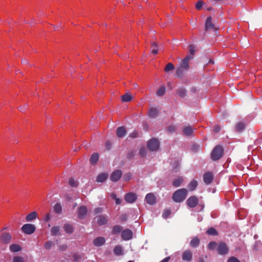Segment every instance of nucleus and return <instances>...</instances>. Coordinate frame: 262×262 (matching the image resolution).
Wrapping results in <instances>:
<instances>
[{
	"label": "nucleus",
	"mask_w": 262,
	"mask_h": 262,
	"mask_svg": "<svg viewBox=\"0 0 262 262\" xmlns=\"http://www.w3.org/2000/svg\"><path fill=\"white\" fill-rule=\"evenodd\" d=\"M114 252L117 255H121L123 254L120 246H116L114 249Z\"/></svg>",
	"instance_id": "nucleus-38"
},
{
	"label": "nucleus",
	"mask_w": 262,
	"mask_h": 262,
	"mask_svg": "<svg viewBox=\"0 0 262 262\" xmlns=\"http://www.w3.org/2000/svg\"><path fill=\"white\" fill-rule=\"evenodd\" d=\"M200 149V145L198 144L194 143L192 145L191 150L194 152H197Z\"/></svg>",
	"instance_id": "nucleus-48"
},
{
	"label": "nucleus",
	"mask_w": 262,
	"mask_h": 262,
	"mask_svg": "<svg viewBox=\"0 0 262 262\" xmlns=\"http://www.w3.org/2000/svg\"><path fill=\"white\" fill-rule=\"evenodd\" d=\"M206 233L207 234L209 235L216 236V235H219L218 232L213 227L209 228L207 230Z\"/></svg>",
	"instance_id": "nucleus-35"
},
{
	"label": "nucleus",
	"mask_w": 262,
	"mask_h": 262,
	"mask_svg": "<svg viewBox=\"0 0 262 262\" xmlns=\"http://www.w3.org/2000/svg\"><path fill=\"white\" fill-rule=\"evenodd\" d=\"M135 156V151L134 150H129L126 154V158L128 160H132Z\"/></svg>",
	"instance_id": "nucleus-43"
},
{
	"label": "nucleus",
	"mask_w": 262,
	"mask_h": 262,
	"mask_svg": "<svg viewBox=\"0 0 262 262\" xmlns=\"http://www.w3.org/2000/svg\"><path fill=\"white\" fill-rule=\"evenodd\" d=\"M69 184L72 187H77L78 185V183L73 178H70Z\"/></svg>",
	"instance_id": "nucleus-47"
},
{
	"label": "nucleus",
	"mask_w": 262,
	"mask_h": 262,
	"mask_svg": "<svg viewBox=\"0 0 262 262\" xmlns=\"http://www.w3.org/2000/svg\"><path fill=\"white\" fill-rule=\"evenodd\" d=\"M189 51L191 55H193L194 53V47L192 45H190L189 46Z\"/></svg>",
	"instance_id": "nucleus-64"
},
{
	"label": "nucleus",
	"mask_w": 262,
	"mask_h": 262,
	"mask_svg": "<svg viewBox=\"0 0 262 262\" xmlns=\"http://www.w3.org/2000/svg\"><path fill=\"white\" fill-rule=\"evenodd\" d=\"M165 93V87L164 86H161L157 91L156 93L158 96H162Z\"/></svg>",
	"instance_id": "nucleus-42"
},
{
	"label": "nucleus",
	"mask_w": 262,
	"mask_h": 262,
	"mask_svg": "<svg viewBox=\"0 0 262 262\" xmlns=\"http://www.w3.org/2000/svg\"><path fill=\"white\" fill-rule=\"evenodd\" d=\"M183 182V179L180 177H178V178L174 179L172 182V184L173 185V186L175 187H179L181 184L182 183V182Z\"/></svg>",
	"instance_id": "nucleus-32"
},
{
	"label": "nucleus",
	"mask_w": 262,
	"mask_h": 262,
	"mask_svg": "<svg viewBox=\"0 0 262 262\" xmlns=\"http://www.w3.org/2000/svg\"><path fill=\"white\" fill-rule=\"evenodd\" d=\"M26 221L30 222L33 221V212L29 213L26 217Z\"/></svg>",
	"instance_id": "nucleus-60"
},
{
	"label": "nucleus",
	"mask_w": 262,
	"mask_h": 262,
	"mask_svg": "<svg viewBox=\"0 0 262 262\" xmlns=\"http://www.w3.org/2000/svg\"><path fill=\"white\" fill-rule=\"evenodd\" d=\"M108 177L107 173L104 172L101 173L97 176L96 181L98 182H104L107 179Z\"/></svg>",
	"instance_id": "nucleus-24"
},
{
	"label": "nucleus",
	"mask_w": 262,
	"mask_h": 262,
	"mask_svg": "<svg viewBox=\"0 0 262 262\" xmlns=\"http://www.w3.org/2000/svg\"><path fill=\"white\" fill-rule=\"evenodd\" d=\"M137 199V195L133 192L126 193L124 195V200L128 203H133L136 201Z\"/></svg>",
	"instance_id": "nucleus-7"
},
{
	"label": "nucleus",
	"mask_w": 262,
	"mask_h": 262,
	"mask_svg": "<svg viewBox=\"0 0 262 262\" xmlns=\"http://www.w3.org/2000/svg\"><path fill=\"white\" fill-rule=\"evenodd\" d=\"M10 250L12 252H17L21 250V247L18 244H13L9 246Z\"/></svg>",
	"instance_id": "nucleus-28"
},
{
	"label": "nucleus",
	"mask_w": 262,
	"mask_h": 262,
	"mask_svg": "<svg viewBox=\"0 0 262 262\" xmlns=\"http://www.w3.org/2000/svg\"><path fill=\"white\" fill-rule=\"evenodd\" d=\"M180 164L178 161L174 160L173 163V169L175 171H177L178 169H179Z\"/></svg>",
	"instance_id": "nucleus-57"
},
{
	"label": "nucleus",
	"mask_w": 262,
	"mask_h": 262,
	"mask_svg": "<svg viewBox=\"0 0 262 262\" xmlns=\"http://www.w3.org/2000/svg\"><path fill=\"white\" fill-rule=\"evenodd\" d=\"M217 245L218 244L214 241L210 242L208 245V248L210 250H213L215 248L217 249Z\"/></svg>",
	"instance_id": "nucleus-41"
},
{
	"label": "nucleus",
	"mask_w": 262,
	"mask_h": 262,
	"mask_svg": "<svg viewBox=\"0 0 262 262\" xmlns=\"http://www.w3.org/2000/svg\"><path fill=\"white\" fill-rule=\"evenodd\" d=\"M177 95L181 97L184 98L186 96V90L184 88H180L176 90Z\"/></svg>",
	"instance_id": "nucleus-31"
},
{
	"label": "nucleus",
	"mask_w": 262,
	"mask_h": 262,
	"mask_svg": "<svg viewBox=\"0 0 262 262\" xmlns=\"http://www.w3.org/2000/svg\"><path fill=\"white\" fill-rule=\"evenodd\" d=\"M122 176V172L121 170H115L110 176V180L114 182L118 181Z\"/></svg>",
	"instance_id": "nucleus-8"
},
{
	"label": "nucleus",
	"mask_w": 262,
	"mask_h": 262,
	"mask_svg": "<svg viewBox=\"0 0 262 262\" xmlns=\"http://www.w3.org/2000/svg\"><path fill=\"white\" fill-rule=\"evenodd\" d=\"M133 99L132 96L130 93H125L121 96V100L123 102H129Z\"/></svg>",
	"instance_id": "nucleus-34"
},
{
	"label": "nucleus",
	"mask_w": 262,
	"mask_h": 262,
	"mask_svg": "<svg viewBox=\"0 0 262 262\" xmlns=\"http://www.w3.org/2000/svg\"><path fill=\"white\" fill-rule=\"evenodd\" d=\"M174 66L173 64L169 62V63H168L166 65L165 67L164 68V70L165 72H169L170 71L174 70Z\"/></svg>",
	"instance_id": "nucleus-39"
},
{
	"label": "nucleus",
	"mask_w": 262,
	"mask_h": 262,
	"mask_svg": "<svg viewBox=\"0 0 262 262\" xmlns=\"http://www.w3.org/2000/svg\"><path fill=\"white\" fill-rule=\"evenodd\" d=\"M198 185V182L195 180H193L188 184V188L189 191H192L196 189Z\"/></svg>",
	"instance_id": "nucleus-29"
},
{
	"label": "nucleus",
	"mask_w": 262,
	"mask_h": 262,
	"mask_svg": "<svg viewBox=\"0 0 262 262\" xmlns=\"http://www.w3.org/2000/svg\"><path fill=\"white\" fill-rule=\"evenodd\" d=\"M227 262H241V261L236 257L232 256L228 259Z\"/></svg>",
	"instance_id": "nucleus-59"
},
{
	"label": "nucleus",
	"mask_w": 262,
	"mask_h": 262,
	"mask_svg": "<svg viewBox=\"0 0 262 262\" xmlns=\"http://www.w3.org/2000/svg\"><path fill=\"white\" fill-rule=\"evenodd\" d=\"M171 214V211L169 209H165L163 211L162 216L164 219L168 218Z\"/></svg>",
	"instance_id": "nucleus-49"
},
{
	"label": "nucleus",
	"mask_w": 262,
	"mask_h": 262,
	"mask_svg": "<svg viewBox=\"0 0 262 262\" xmlns=\"http://www.w3.org/2000/svg\"><path fill=\"white\" fill-rule=\"evenodd\" d=\"M13 262H24V259L20 256H15L13 257Z\"/></svg>",
	"instance_id": "nucleus-52"
},
{
	"label": "nucleus",
	"mask_w": 262,
	"mask_h": 262,
	"mask_svg": "<svg viewBox=\"0 0 262 262\" xmlns=\"http://www.w3.org/2000/svg\"><path fill=\"white\" fill-rule=\"evenodd\" d=\"M203 4H204L203 1H201V0L199 1L195 5V8L198 10H200L202 8Z\"/></svg>",
	"instance_id": "nucleus-51"
},
{
	"label": "nucleus",
	"mask_w": 262,
	"mask_h": 262,
	"mask_svg": "<svg viewBox=\"0 0 262 262\" xmlns=\"http://www.w3.org/2000/svg\"><path fill=\"white\" fill-rule=\"evenodd\" d=\"M183 134L185 136H193V130L191 126L188 125L185 126L182 130Z\"/></svg>",
	"instance_id": "nucleus-19"
},
{
	"label": "nucleus",
	"mask_w": 262,
	"mask_h": 262,
	"mask_svg": "<svg viewBox=\"0 0 262 262\" xmlns=\"http://www.w3.org/2000/svg\"><path fill=\"white\" fill-rule=\"evenodd\" d=\"M105 147L107 150H110L112 146V143L110 141H107L105 144Z\"/></svg>",
	"instance_id": "nucleus-61"
},
{
	"label": "nucleus",
	"mask_w": 262,
	"mask_h": 262,
	"mask_svg": "<svg viewBox=\"0 0 262 262\" xmlns=\"http://www.w3.org/2000/svg\"><path fill=\"white\" fill-rule=\"evenodd\" d=\"M192 57H191L190 55H187L182 60L181 63V68H183L185 70H187L189 68V62L191 58Z\"/></svg>",
	"instance_id": "nucleus-16"
},
{
	"label": "nucleus",
	"mask_w": 262,
	"mask_h": 262,
	"mask_svg": "<svg viewBox=\"0 0 262 262\" xmlns=\"http://www.w3.org/2000/svg\"><path fill=\"white\" fill-rule=\"evenodd\" d=\"M127 133L125 127L123 126L119 127L116 130L117 136L119 138H123Z\"/></svg>",
	"instance_id": "nucleus-18"
},
{
	"label": "nucleus",
	"mask_w": 262,
	"mask_h": 262,
	"mask_svg": "<svg viewBox=\"0 0 262 262\" xmlns=\"http://www.w3.org/2000/svg\"><path fill=\"white\" fill-rule=\"evenodd\" d=\"M192 258V254L190 250H187L185 251L182 254V259L184 260L190 261Z\"/></svg>",
	"instance_id": "nucleus-20"
},
{
	"label": "nucleus",
	"mask_w": 262,
	"mask_h": 262,
	"mask_svg": "<svg viewBox=\"0 0 262 262\" xmlns=\"http://www.w3.org/2000/svg\"><path fill=\"white\" fill-rule=\"evenodd\" d=\"M147 150L144 146H142L139 149V154L140 156L142 158L146 157L147 155Z\"/></svg>",
	"instance_id": "nucleus-37"
},
{
	"label": "nucleus",
	"mask_w": 262,
	"mask_h": 262,
	"mask_svg": "<svg viewBox=\"0 0 262 262\" xmlns=\"http://www.w3.org/2000/svg\"><path fill=\"white\" fill-rule=\"evenodd\" d=\"M159 112L156 107H151L148 111V115L150 118H154L157 117Z\"/></svg>",
	"instance_id": "nucleus-22"
},
{
	"label": "nucleus",
	"mask_w": 262,
	"mask_h": 262,
	"mask_svg": "<svg viewBox=\"0 0 262 262\" xmlns=\"http://www.w3.org/2000/svg\"><path fill=\"white\" fill-rule=\"evenodd\" d=\"M246 127V124L243 122H239L235 125V130L237 133L243 132Z\"/></svg>",
	"instance_id": "nucleus-23"
},
{
	"label": "nucleus",
	"mask_w": 262,
	"mask_h": 262,
	"mask_svg": "<svg viewBox=\"0 0 262 262\" xmlns=\"http://www.w3.org/2000/svg\"><path fill=\"white\" fill-rule=\"evenodd\" d=\"M213 29L214 30H218L219 28H216L214 25L212 23V17L209 16L207 17L205 23V30Z\"/></svg>",
	"instance_id": "nucleus-15"
},
{
	"label": "nucleus",
	"mask_w": 262,
	"mask_h": 262,
	"mask_svg": "<svg viewBox=\"0 0 262 262\" xmlns=\"http://www.w3.org/2000/svg\"><path fill=\"white\" fill-rule=\"evenodd\" d=\"M166 130L168 133H172L176 132V128L174 125H170L167 127Z\"/></svg>",
	"instance_id": "nucleus-53"
},
{
	"label": "nucleus",
	"mask_w": 262,
	"mask_h": 262,
	"mask_svg": "<svg viewBox=\"0 0 262 262\" xmlns=\"http://www.w3.org/2000/svg\"><path fill=\"white\" fill-rule=\"evenodd\" d=\"M68 249V246L67 245H62L59 246V249L60 251H66Z\"/></svg>",
	"instance_id": "nucleus-63"
},
{
	"label": "nucleus",
	"mask_w": 262,
	"mask_h": 262,
	"mask_svg": "<svg viewBox=\"0 0 262 262\" xmlns=\"http://www.w3.org/2000/svg\"><path fill=\"white\" fill-rule=\"evenodd\" d=\"M103 208L101 207L96 208L94 209V212L96 214L101 213L103 211Z\"/></svg>",
	"instance_id": "nucleus-62"
},
{
	"label": "nucleus",
	"mask_w": 262,
	"mask_h": 262,
	"mask_svg": "<svg viewBox=\"0 0 262 262\" xmlns=\"http://www.w3.org/2000/svg\"><path fill=\"white\" fill-rule=\"evenodd\" d=\"M139 136V132L138 130H134L132 133L129 134V137L131 138H136Z\"/></svg>",
	"instance_id": "nucleus-50"
},
{
	"label": "nucleus",
	"mask_w": 262,
	"mask_h": 262,
	"mask_svg": "<svg viewBox=\"0 0 262 262\" xmlns=\"http://www.w3.org/2000/svg\"><path fill=\"white\" fill-rule=\"evenodd\" d=\"M122 227L120 225H115L112 230V234L113 235H117L122 232Z\"/></svg>",
	"instance_id": "nucleus-26"
},
{
	"label": "nucleus",
	"mask_w": 262,
	"mask_h": 262,
	"mask_svg": "<svg viewBox=\"0 0 262 262\" xmlns=\"http://www.w3.org/2000/svg\"><path fill=\"white\" fill-rule=\"evenodd\" d=\"M224 155V148L221 145H216L212 149L210 158L213 161H217L220 160Z\"/></svg>",
	"instance_id": "nucleus-2"
},
{
	"label": "nucleus",
	"mask_w": 262,
	"mask_h": 262,
	"mask_svg": "<svg viewBox=\"0 0 262 262\" xmlns=\"http://www.w3.org/2000/svg\"><path fill=\"white\" fill-rule=\"evenodd\" d=\"M12 239V236L10 233L4 232L0 235V242L4 245L9 244Z\"/></svg>",
	"instance_id": "nucleus-6"
},
{
	"label": "nucleus",
	"mask_w": 262,
	"mask_h": 262,
	"mask_svg": "<svg viewBox=\"0 0 262 262\" xmlns=\"http://www.w3.org/2000/svg\"><path fill=\"white\" fill-rule=\"evenodd\" d=\"M105 243V239L104 237H97L93 240V244L96 247H100L104 245Z\"/></svg>",
	"instance_id": "nucleus-17"
},
{
	"label": "nucleus",
	"mask_w": 262,
	"mask_h": 262,
	"mask_svg": "<svg viewBox=\"0 0 262 262\" xmlns=\"http://www.w3.org/2000/svg\"><path fill=\"white\" fill-rule=\"evenodd\" d=\"M99 159V155L98 153L94 152L91 155L90 159V162L92 165H95L98 163Z\"/></svg>",
	"instance_id": "nucleus-21"
},
{
	"label": "nucleus",
	"mask_w": 262,
	"mask_h": 262,
	"mask_svg": "<svg viewBox=\"0 0 262 262\" xmlns=\"http://www.w3.org/2000/svg\"><path fill=\"white\" fill-rule=\"evenodd\" d=\"M120 221L122 223L125 222L127 220V216L126 214H123L119 217Z\"/></svg>",
	"instance_id": "nucleus-54"
},
{
	"label": "nucleus",
	"mask_w": 262,
	"mask_h": 262,
	"mask_svg": "<svg viewBox=\"0 0 262 262\" xmlns=\"http://www.w3.org/2000/svg\"><path fill=\"white\" fill-rule=\"evenodd\" d=\"M217 253L220 255H226L229 252V248L224 242H220L217 246Z\"/></svg>",
	"instance_id": "nucleus-4"
},
{
	"label": "nucleus",
	"mask_w": 262,
	"mask_h": 262,
	"mask_svg": "<svg viewBox=\"0 0 262 262\" xmlns=\"http://www.w3.org/2000/svg\"><path fill=\"white\" fill-rule=\"evenodd\" d=\"M221 126L218 124H215L212 128V132L213 134H216L219 133L220 131L221 130Z\"/></svg>",
	"instance_id": "nucleus-46"
},
{
	"label": "nucleus",
	"mask_w": 262,
	"mask_h": 262,
	"mask_svg": "<svg viewBox=\"0 0 262 262\" xmlns=\"http://www.w3.org/2000/svg\"><path fill=\"white\" fill-rule=\"evenodd\" d=\"M21 231L25 234L30 235L33 233V224H25L21 228Z\"/></svg>",
	"instance_id": "nucleus-12"
},
{
	"label": "nucleus",
	"mask_w": 262,
	"mask_h": 262,
	"mask_svg": "<svg viewBox=\"0 0 262 262\" xmlns=\"http://www.w3.org/2000/svg\"><path fill=\"white\" fill-rule=\"evenodd\" d=\"M214 179V176L212 172L207 171L203 175V181L206 184H209L212 183Z\"/></svg>",
	"instance_id": "nucleus-13"
},
{
	"label": "nucleus",
	"mask_w": 262,
	"mask_h": 262,
	"mask_svg": "<svg viewBox=\"0 0 262 262\" xmlns=\"http://www.w3.org/2000/svg\"><path fill=\"white\" fill-rule=\"evenodd\" d=\"M95 219H97V223L100 226L106 225L108 222L107 216L105 214L98 215Z\"/></svg>",
	"instance_id": "nucleus-10"
},
{
	"label": "nucleus",
	"mask_w": 262,
	"mask_h": 262,
	"mask_svg": "<svg viewBox=\"0 0 262 262\" xmlns=\"http://www.w3.org/2000/svg\"><path fill=\"white\" fill-rule=\"evenodd\" d=\"M247 215V211L244 208H240L237 212V216L239 219L242 220L245 219Z\"/></svg>",
	"instance_id": "nucleus-25"
},
{
	"label": "nucleus",
	"mask_w": 262,
	"mask_h": 262,
	"mask_svg": "<svg viewBox=\"0 0 262 262\" xmlns=\"http://www.w3.org/2000/svg\"><path fill=\"white\" fill-rule=\"evenodd\" d=\"M187 192L185 188L179 189L173 193L172 198L175 202L181 203L186 199Z\"/></svg>",
	"instance_id": "nucleus-1"
},
{
	"label": "nucleus",
	"mask_w": 262,
	"mask_h": 262,
	"mask_svg": "<svg viewBox=\"0 0 262 262\" xmlns=\"http://www.w3.org/2000/svg\"><path fill=\"white\" fill-rule=\"evenodd\" d=\"M142 125L144 130H145V131H148L149 129V126L147 122L143 121L142 123Z\"/></svg>",
	"instance_id": "nucleus-58"
},
{
	"label": "nucleus",
	"mask_w": 262,
	"mask_h": 262,
	"mask_svg": "<svg viewBox=\"0 0 262 262\" xmlns=\"http://www.w3.org/2000/svg\"><path fill=\"white\" fill-rule=\"evenodd\" d=\"M199 203L198 198L195 195L190 196L186 201L187 206L190 208H194Z\"/></svg>",
	"instance_id": "nucleus-9"
},
{
	"label": "nucleus",
	"mask_w": 262,
	"mask_h": 262,
	"mask_svg": "<svg viewBox=\"0 0 262 262\" xmlns=\"http://www.w3.org/2000/svg\"><path fill=\"white\" fill-rule=\"evenodd\" d=\"M88 212V208L86 206L82 205L79 206L77 210L78 218L81 220L84 219L87 215Z\"/></svg>",
	"instance_id": "nucleus-5"
},
{
	"label": "nucleus",
	"mask_w": 262,
	"mask_h": 262,
	"mask_svg": "<svg viewBox=\"0 0 262 262\" xmlns=\"http://www.w3.org/2000/svg\"><path fill=\"white\" fill-rule=\"evenodd\" d=\"M60 228L58 226H54L51 228V234L53 236L60 235Z\"/></svg>",
	"instance_id": "nucleus-36"
},
{
	"label": "nucleus",
	"mask_w": 262,
	"mask_h": 262,
	"mask_svg": "<svg viewBox=\"0 0 262 262\" xmlns=\"http://www.w3.org/2000/svg\"><path fill=\"white\" fill-rule=\"evenodd\" d=\"M145 200L149 205H153L156 203V197L154 193H149L146 194Z\"/></svg>",
	"instance_id": "nucleus-14"
},
{
	"label": "nucleus",
	"mask_w": 262,
	"mask_h": 262,
	"mask_svg": "<svg viewBox=\"0 0 262 262\" xmlns=\"http://www.w3.org/2000/svg\"><path fill=\"white\" fill-rule=\"evenodd\" d=\"M200 241L198 236L194 237L190 241V246L193 248H195L200 245Z\"/></svg>",
	"instance_id": "nucleus-30"
},
{
	"label": "nucleus",
	"mask_w": 262,
	"mask_h": 262,
	"mask_svg": "<svg viewBox=\"0 0 262 262\" xmlns=\"http://www.w3.org/2000/svg\"><path fill=\"white\" fill-rule=\"evenodd\" d=\"M63 229L64 231L68 234H71L74 231V228L72 225L66 223L63 225Z\"/></svg>",
	"instance_id": "nucleus-27"
},
{
	"label": "nucleus",
	"mask_w": 262,
	"mask_h": 262,
	"mask_svg": "<svg viewBox=\"0 0 262 262\" xmlns=\"http://www.w3.org/2000/svg\"><path fill=\"white\" fill-rule=\"evenodd\" d=\"M54 210L57 213H60L62 211V207L60 204H56L54 206Z\"/></svg>",
	"instance_id": "nucleus-44"
},
{
	"label": "nucleus",
	"mask_w": 262,
	"mask_h": 262,
	"mask_svg": "<svg viewBox=\"0 0 262 262\" xmlns=\"http://www.w3.org/2000/svg\"><path fill=\"white\" fill-rule=\"evenodd\" d=\"M183 69H184L181 67L179 68L176 72L177 75H178V76H182V75H183Z\"/></svg>",
	"instance_id": "nucleus-55"
},
{
	"label": "nucleus",
	"mask_w": 262,
	"mask_h": 262,
	"mask_svg": "<svg viewBox=\"0 0 262 262\" xmlns=\"http://www.w3.org/2000/svg\"><path fill=\"white\" fill-rule=\"evenodd\" d=\"M133 232L129 229H126L123 230L121 232V237L125 241H128L132 238L133 237Z\"/></svg>",
	"instance_id": "nucleus-11"
},
{
	"label": "nucleus",
	"mask_w": 262,
	"mask_h": 262,
	"mask_svg": "<svg viewBox=\"0 0 262 262\" xmlns=\"http://www.w3.org/2000/svg\"><path fill=\"white\" fill-rule=\"evenodd\" d=\"M53 243L51 241H47L45 243L44 247L46 249H51Z\"/></svg>",
	"instance_id": "nucleus-56"
},
{
	"label": "nucleus",
	"mask_w": 262,
	"mask_h": 262,
	"mask_svg": "<svg viewBox=\"0 0 262 262\" xmlns=\"http://www.w3.org/2000/svg\"><path fill=\"white\" fill-rule=\"evenodd\" d=\"M160 141L156 138H152L147 142V147L150 151H157L160 148Z\"/></svg>",
	"instance_id": "nucleus-3"
},
{
	"label": "nucleus",
	"mask_w": 262,
	"mask_h": 262,
	"mask_svg": "<svg viewBox=\"0 0 262 262\" xmlns=\"http://www.w3.org/2000/svg\"><path fill=\"white\" fill-rule=\"evenodd\" d=\"M84 254H79L77 253H73L72 254V260L74 261L78 262L79 260L82 258Z\"/></svg>",
	"instance_id": "nucleus-33"
},
{
	"label": "nucleus",
	"mask_w": 262,
	"mask_h": 262,
	"mask_svg": "<svg viewBox=\"0 0 262 262\" xmlns=\"http://www.w3.org/2000/svg\"><path fill=\"white\" fill-rule=\"evenodd\" d=\"M151 48H152V49L151 50L152 53H153L155 55L157 54L158 53L157 43L155 41L152 42L151 43Z\"/></svg>",
	"instance_id": "nucleus-40"
},
{
	"label": "nucleus",
	"mask_w": 262,
	"mask_h": 262,
	"mask_svg": "<svg viewBox=\"0 0 262 262\" xmlns=\"http://www.w3.org/2000/svg\"><path fill=\"white\" fill-rule=\"evenodd\" d=\"M132 178V174L130 172H128L124 175L123 179L124 181L127 182H129Z\"/></svg>",
	"instance_id": "nucleus-45"
}]
</instances>
